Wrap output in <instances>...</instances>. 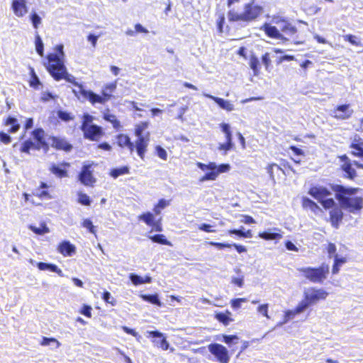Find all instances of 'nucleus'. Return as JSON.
<instances>
[{
    "instance_id": "f257e3e1",
    "label": "nucleus",
    "mask_w": 363,
    "mask_h": 363,
    "mask_svg": "<svg viewBox=\"0 0 363 363\" xmlns=\"http://www.w3.org/2000/svg\"><path fill=\"white\" fill-rule=\"evenodd\" d=\"M272 23L279 26L280 30L269 23H264L260 27V30H262L268 38L279 40L282 43H286L289 41H291L295 45L303 43L304 40L298 33L297 28L286 18L274 16L272 18Z\"/></svg>"
},
{
    "instance_id": "f03ea898",
    "label": "nucleus",
    "mask_w": 363,
    "mask_h": 363,
    "mask_svg": "<svg viewBox=\"0 0 363 363\" xmlns=\"http://www.w3.org/2000/svg\"><path fill=\"white\" fill-rule=\"evenodd\" d=\"M63 45H57L54 50L55 53H48L46 56L47 62L44 64L47 71L55 81L66 80L79 88V92L82 96V91L85 90L82 84L76 81V78L68 74L65 65V52Z\"/></svg>"
},
{
    "instance_id": "7ed1b4c3",
    "label": "nucleus",
    "mask_w": 363,
    "mask_h": 363,
    "mask_svg": "<svg viewBox=\"0 0 363 363\" xmlns=\"http://www.w3.org/2000/svg\"><path fill=\"white\" fill-rule=\"evenodd\" d=\"M149 125L148 121H141L135 125L134 134L137 138L135 143L131 141L130 138L127 134L120 133L117 135V145L121 148H128L131 153L135 150L139 157L143 160L150 141V133L149 131L145 133Z\"/></svg>"
},
{
    "instance_id": "20e7f679",
    "label": "nucleus",
    "mask_w": 363,
    "mask_h": 363,
    "mask_svg": "<svg viewBox=\"0 0 363 363\" xmlns=\"http://www.w3.org/2000/svg\"><path fill=\"white\" fill-rule=\"evenodd\" d=\"M308 194L317 200L325 210L330 209L329 220L331 225L336 229L338 228L343 219L344 213L335 200L330 198V191L325 186L317 185L311 186Z\"/></svg>"
},
{
    "instance_id": "39448f33",
    "label": "nucleus",
    "mask_w": 363,
    "mask_h": 363,
    "mask_svg": "<svg viewBox=\"0 0 363 363\" xmlns=\"http://www.w3.org/2000/svg\"><path fill=\"white\" fill-rule=\"evenodd\" d=\"M335 193V199L339 201L340 208H344L352 214H359L363 210V196L357 194L358 187H346L341 184L332 186Z\"/></svg>"
},
{
    "instance_id": "423d86ee",
    "label": "nucleus",
    "mask_w": 363,
    "mask_h": 363,
    "mask_svg": "<svg viewBox=\"0 0 363 363\" xmlns=\"http://www.w3.org/2000/svg\"><path fill=\"white\" fill-rule=\"evenodd\" d=\"M240 0H227L228 18L230 22L249 23L257 21L264 13V7L258 4L255 0H250L243 6L242 12L236 10L235 4Z\"/></svg>"
},
{
    "instance_id": "0eeeda50",
    "label": "nucleus",
    "mask_w": 363,
    "mask_h": 363,
    "mask_svg": "<svg viewBox=\"0 0 363 363\" xmlns=\"http://www.w3.org/2000/svg\"><path fill=\"white\" fill-rule=\"evenodd\" d=\"M169 204L170 201L161 199L153 207L154 213L151 212L143 213L138 216V219L143 220L147 225L151 227V231L162 232L163 230L162 225V217H160L158 219H155V216L160 215L162 210L165 208Z\"/></svg>"
},
{
    "instance_id": "6e6552de",
    "label": "nucleus",
    "mask_w": 363,
    "mask_h": 363,
    "mask_svg": "<svg viewBox=\"0 0 363 363\" xmlns=\"http://www.w3.org/2000/svg\"><path fill=\"white\" fill-rule=\"evenodd\" d=\"M117 87V82L114 81L104 85L101 94L99 95L92 91L83 90L82 96L87 99L92 105L100 104L104 105L113 99V93Z\"/></svg>"
},
{
    "instance_id": "1a4fd4ad",
    "label": "nucleus",
    "mask_w": 363,
    "mask_h": 363,
    "mask_svg": "<svg viewBox=\"0 0 363 363\" xmlns=\"http://www.w3.org/2000/svg\"><path fill=\"white\" fill-rule=\"evenodd\" d=\"M298 271L308 281L312 283L322 284L329 274V266L323 264L318 267H301Z\"/></svg>"
},
{
    "instance_id": "9d476101",
    "label": "nucleus",
    "mask_w": 363,
    "mask_h": 363,
    "mask_svg": "<svg viewBox=\"0 0 363 363\" xmlns=\"http://www.w3.org/2000/svg\"><path fill=\"white\" fill-rule=\"evenodd\" d=\"M92 116L84 113L82 116V121L80 125V130L83 132V136L85 139L90 141H98L104 134L101 126L96 124H91L93 122Z\"/></svg>"
},
{
    "instance_id": "9b49d317",
    "label": "nucleus",
    "mask_w": 363,
    "mask_h": 363,
    "mask_svg": "<svg viewBox=\"0 0 363 363\" xmlns=\"http://www.w3.org/2000/svg\"><path fill=\"white\" fill-rule=\"evenodd\" d=\"M328 296V293L322 288L309 287L303 291V299L299 304L301 306V308L305 311L308 307L325 300Z\"/></svg>"
},
{
    "instance_id": "f8f14e48",
    "label": "nucleus",
    "mask_w": 363,
    "mask_h": 363,
    "mask_svg": "<svg viewBox=\"0 0 363 363\" xmlns=\"http://www.w3.org/2000/svg\"><path fill=\"white\" fill-rule=\"evenodd\" d=\"M196 166L201 170H210L199 179L200 182L206 181H214L217 179L220 173L228 172L230 167L228 164H220L217 165L213 162H210L208 164H204L200 162L196 163Z\"/></svg>"
},
{
    "instance_id": "ddd939ff",
    "label": "nucleus",
    "mask_w": 363,
    "mask_h": 363,
    "mask_svg": "<svg viewBox=\"0 0 363 363\" xmlns=\"http://www.w3.org/2000/svg\"><path fill=\"white\" fill-rule=\"evenodd\" d=\"M359 131L363 133V117L359 121ZM349 148L350 154L360 160V162H354V164L357 168L363 169V140L360 138H354L350 144Z\"/></svg>"
},
{
    "instance_id": "4468645a",
    "label": "nucleus",
    "mask_w": 363,
    "mask_h": 363,
    "mask_svg": "<svg viewBox=\"0 0 363 363\" xmlns=\"http://www.w3.org/2000/svg\"><path fill=\"white\" fill-rule=\"evenodd\" d=\"M50 147H51L57 151H62L68 153L74 149L73 145L65 138L58 135H50Z\"/></svg>"
},
{
    "instance_id": "2eb2a0df",
    "label": "nucleus",
    "mask_w": 363,
    "mask_h": 363,
    "mask_svg": "<svg viewBox=\"0 0 363 363\" xmlns=\"http://www.w3.org/2000/svg\"><path fill=\"white\" fill-rule=\"evenodd\" d=\"M208 351L219 363H228L230 355L227 348L218 343H211L208 346Z\"/></svg>"
},
{
    "instance_id": "dca6fc26",
    "label": "nucleus",
    "mask_w": 363,
    "mask_h": 363,
    "mask_svg": "<svg viewBox=\"0 0 363 363\" xmlns=\"http://www.w3.org/2000/svg\"><path fill=\"white\" fill-rule=\"evenodd\" d=\"M220 128L223 133L225 134V142L219 144L218 149L222 151L224 155L234 148V144L233 143V135L230 129V126L228 123H222L220 124Z\"/></svg>"
},
{
    "instance_id": "f3484780",
    "label": "nucleus",
    "mask_w": 363,
    "mask_h": 363,
    "mask_svg": "<svg viewBox=\"0 0 363 363\" xmlns=\"http://www.w3.org/2000/svg\"><path fill=\"white\" fill-rule=\"evenodd\" d=\"M31 135L36 142L35 143V150L42 149L45 152H48L50 150V144L45 140V130L41 128H38L32 131Z\"/></svg>"
},
{
    "instance_id": "a211bd4d",
    "label": "nucleus",
    "mask_w": 363,
    "mask_h": 363,
    "mask_svg": "<svg viewBox=\"0 0 363 363\" xmlns=\"http://www.w3.org/2000/svg\"><path fill=\"white\" fill-rule=\"evenodd\" d=\"M80 182L86 186H93L96 183V178L93 175L91 164H84L78 175Z\"/></svg>"
},
{
    "instance_id": "6ab92c4d",
    "label": "nucleus",
    "mask_w": 363,
    "mask_h": 363,
    "mask_svg": "<svg viewBox=\"0 0 363 363\" xmlns=\"http://www.w3.org/2000/svg\"><path fill=\"white\" fill-rule=\"evenodd\" d=\"M340 160L343 162L340 167V169L345 173L344 177L348 179L354 180L357 177V172L356 170L352 167L350 160L346 155L340 156Z\"/></svg>"
},
{
    "instance_id": "aec40b11",
    "label": "nucleus",
    "mask_w": 363,
    "mask_h": 363,
    "mask_svg": "<svg viewBox=\"0 0 363 363\" xmlns=\"http://www.w3.org/2000/svg\"><path fill=\"white\" fill-rule=\"evenodd\" d=\"M70 167V164L67 162H62L59 164H53L50 167V172L55 175L57 178L62 179L69 176L67 169Z\"/></svg>"
},
{
    "instance_id": "412c9836",
    "label": "nucleus",
    "mask_w": 363,
    "mask_h": 363,
    "mask_svg": "<svg viewBox=\"0 0 363 363\" xmlns=\"http://www.w3.org/2000/svg\"><path fill=\"white\" fill-rule=\"evenodd\" d=\"M333 117L338 120H346L353 113L350 104H342L336 106L333 110Z\"/></svg>"
},
{
    "instance_id": "4be33fe9",
    "label": "nucleus",
    "mask_w": 363,
    "mask_h": 363,
    "mask_svg": "<svg viewBox=\"0 0 363 363\" xmlns=\"http://www.w3.org/2000/svg\"><path fill=\"white\" fill-rule=\"evenodd\" d=\"M207 244L211 246H213L218 250H223L225 248H231L233 247L236 250V251L238 253H244L247 251V249L245 246L240 245V244H237V243L230 244V243H226V242H218L210 241V242H208Z\"/></svg>"
},
{
    "instance_id": "5701e85b",
    "label": "nucleus",
    "mask_w": 363,
    "mask_h": 363,
    "mask_svg": "<svg viewBox=\"0 0 363 363\" xmlns=\"http://www.w3.org/2000/svg\"><path fill=\"white\" fill-rule=\"evenodd\" d=\"M57 251L64 257H69L76 252V247L68 240H64L57 245Z\"/></svg>"
},
{
    "instance_id": "b1692460",
    "label": "nucleus",
    "mask_w": 363,
    "mask_h": 363,
    "mask_svg": "<svg viewBox=\"0 0 363 363\" xmlns=\"http://www.w3.org/2000/svg\"><path fill=\"white\" fill-rule=\"evenodd\" d=\"M11 8L14 14L18 17H23L28 12L25 0H13Z\"/></svg>"
},
{
    "instance_id": "393cba45",
    "label": "nucleus",
    "mask_w": 363,
    "mask_h": 363,
    "mask_svg": "<svg viewBox=\"0 0 363 363\" xmlns=\"http://www.w3.org/2000/svg\"><path fill=\"white\" fill-rule=\"evenodd\" d=\"M301 202L303 209L310 210L315 214H318L322 212V209L318 204L308 197H302Z\"/></svg>"
},
{
    "instance_id": "a878e982",
    "label": "nucleus",
    "mask_w": 363,
    "mask_h": 363,
    "mask_svg": "<svg viewBox=\"0 0 363 363\" xmlns=\"http://www.w3.org/2000/svg\"><path fill=\"white\" fill-rule=\"evenodd\" d=\"M148 337H160V340L159 341L153 340L152 342L158 347L162 349L163 350H167L169 347V343L167 341L166 337L164 336V335L157 331H149L148 332Z\"/></svg>"
},
{
    "instance_id": "bb28decb",
    "label": "nucleus",
    "mask_w": 363,
    "mask_h": 363,
    "mask_svg": "<svg viewBox=\"0 0 363 363\" xmlns=\"http://www.w3.org/2000/svg\"><path fill=\"white\" fill-rule=\"evenodd\" d=\"M231 312L226 310L225 312H218L214 315V318L223 325L227 326L230 322L233 321V318H231Z\"/></svg>"
},
{
    "instance_id": "cd10ccee",
    "label": "nucleus",
    "mask_w": 363,
    "mask_h": 363,
    "mask_svg": "<svg viewBox=\"0 0 363 363\" xmlns=\"http://www.w3.org/2000/svg\"><path fill=\"white\" fill-rule=\"evenodd\" d=\"M50 187L49 185H48L45 182H40L39 185V189H43L42 191L37 192L36 194H33V196H35L40 200H49L52 199V196L51 195L50 192L48 190V189Z\"/></svg>"
},
{
    "instance_id": "c85d7f7f",
    "label": "nucleus",
    "mask_w": 363,
    "mask_h": 363,
    "mask_svg": "<svg viewBox=\"0 0 363 363\" xmlns=\"http://www.w3.org/2000/svg\"><path fill=\"white\" fill-rule=\"evenodd\" d=\"M208 96L215 103H216L221 108L227 111H231L234 110V105L230 101L210 95Z\"/></svg>"
},
{
    "instance_id": "c756f323",
    "label": "nucleus",
    "mask_w": 363,
    "mask_h": 363,
    "mask_svg": "<svg viewBox=\"0 0 363 363\" xmlns=\"http://www.w3.org/2000/svg\"><path fill=\"white\" fill-rule=\"evenodd\" d=\"M37 267L41 271L49 270L62 276V271L55 264L40 262L37 263Z\"/></svg>"
},
{
    "instance_id": "7c9ffc66",
    "label": "nucleus",
    "mask_w": 363,
    "mask_h": 363,
    "mask_svg": "<svg viewBox=\"0 0 363 363\" xmlns=\"http://www.w3.org/2000/svg\"><path fill=\"white\" fill-rule=\"evenodd\" d=\"M3 125L5 126L11 125V128L9 129V133H15L20 129V124L18 123V120L12 116L6 118L4 121Z\"/></svg>"
},
{
    "instance_id": "2f4dec72",
    "label": "nucleus",
    "mask_w": 363,
    "mask_h": 363,
    "mask_svg": "<svg viewBox=\"0 0 363 363\" xmlns=\"http://www.w3.org/2000/svg\"><path fill=\"white\" fill-rule=\"evenodd\" d=\"M227 234L229 235H235L238 238H252L253 236L252 232L251 230H247L246 231L242 230V229H230L227 231Z\"/></svg>"
},
{
    "instance_id": "473e14b6",
    "label": "nucleus",
    "mask_w": 363,
    "mask_h": 363,
    "mask_svg": "<svg viewBox=\"0 0 363 363\" xmlns=\"http://www.w3.org/2000/svg\"><path fill=\"white\" fill-rule=\"evenodd\" d=\"M130 279L135 286L152 282V278L148 275L143 277L138 274H131L130 275Z\"/></svg>"
},
{
    "instance_id": "72a5a7b5",
    "label": "nucleus",
    "mask_w": 363,
    "mask_h": 363,
    "mask_svg": "<svg viewBox=\"0 0 363 363\" xmlns=\"http://www.w3.org/2000/svg\"><path fill=\"white\" fill-rule=\"evenodd\" d=\"M103 118L106 121L111 123L116 130H118L121 128V122L114 114L105 113L103 115Z\"/></svg>"
},
{
    "instance_id": "f704fd0d",
    "label": "nucleus",
    "mask_w": 363,
    "mask_h": 363,
    "mask_svg": "<svg viewBox=\"0 0 363 363\" xmlns=\"http://www.w3.org/2000/svg\"><path fill=\"white\" fill-rule=\"evenodd\" d=\"M30 78L29 79V86L33 89H38L39 86L41 85V82L37 76L34 68L32 67H29Z\"/></svg>"
},
{
    "instance_id": "c9c22d12",
    "label": "nucleus",
    "mask_w": 363,
    "mask_h": 363,
    "mask_svg": "<svg viewBox=\"0 0 363 363\" xmlns=\"http://www.w3.org/2000/svg\"><path fill=\"white\" fill-rule=\"evenodd\" d=\"M347 262V258L345 257H339L337 255H335L334 262L332 267V273L337 274L340 272V267Z\"/></svg>"
},
{
    "instance_id": "e433bc0d",
    "label": "nucleus",
    "mask_w": 363,
    "mask_h": 363,
    "mask_svg": "<svg viewBox=\"0 0 363 363\" xmlns=\"http://www.w3.org/2000/svg\"><path fill=\"white\" fill-rule=\"evenodd\" d=\"M216 15L217 16L216 21L217 30L219 33H222L223 32V26L225 23V13L221 11H217Z\"/></svg>"
},
{
    "instance_id": "4c0bfd02",
    "label": "nucleus",
    "mask_w": 363,
    "mask_h": 363,
    "mask_svg": "<svg viewBox=\"0 0 363 363\" xmlns=\"http://www.w3.org/2000/svg\"><path fill=\"white\" fill-rule=\"evenodd\" d=\"M28 228L35 234L42 235L50 232L49 228L47 226L45 222L40 223V227H36L33 225H30Z\"/></svg>"
},
{
    "instance_id": "58836bf2",
    "label": "nucleus",
    "mask_w": 363,
    "mask_h": 363,
    "mask_svg": "<svg viewBox=\"0 0 363 363\" xmlns=\"http://www.w3.org/2000/svg\"><path fill=\"white\" fill-rule=\"evenodd\" d=\"M130 173V169L128 166H122L118 168L112 169L110 171V176L116 179L119 176L128 174Z\"/></svg>"
},
{
    "instance_id": "ea45409f",
    "label": "nucleus",
    "mask_w": 363,
    "mask_h": 363,
    "mask_svg": "<svg viewBox=\"0 0 363 363\" xmlns=\"http://www.w3.org/2000/svg\"><path fill=\"white\" fill-rule=\"evenodd\" d=\"M35 45L37 53L40 56L43 57L44 55V45L43 40L38 34V32L36 31L35 33Z\"/></svg>"
},
{
    "instance_id": "a19ab883",
    "label": "nucleus",
    "mask_w": 363,
    "mask_h": 363,
    "mask_svg": "<svg viewBox=\"0 0 363 363\" xmlns=\"http://www.w3.org/2000/svg\"><path fill=\"white\" fill-rule=\"evenodd\" d=\"M143 300L150 303L152 304L156 305L159 307L162 306V302L160 301L158 295L155 294H143L141 296Z\"/></svg>"
},
{
    "instance_id": "79ce46f5",
    "label": "nucleus",
    "mask_w": 363,
    "mask_h": 363,
    "mask_svg": "<svg viewBox=\"0 0 363 363\" xmlns=\"http://www.w3.org/2000/svg\"><path fill=\"white\" fill-rule=\"evenodd\" d=\"M301 306L298 303V305L293 310H288L285 312V321L291 320L294 318L297 314H299L304 311L303 308H301Z\"/></svg>"
},
{
    "instance_id": "37998d69",
    "label": "nucleus",
    "mask_w": 363,
    "mask_h": 363,
    "mask_svg": "<svg viewBox=\"0 0 363 363\" xmlns=\"http://www.w3.org/2000/svg\"><path fill=\"white\" fill-rule=\"evenodd\" d=\"M258 236L265 240H279L282 238V235L279 233H268L266 231L260 232Z\"/></svg>"
},
{
    "instance_id": "c03bdc74",
    "label": "nucleus",
    "mask_w": 363,
    "mask_h": 363,
    "mask_svg": "<svg viewBox=\"0 0 363 363\" xmlns=\"http://www.w3.org/2000/svg\"><path fill=\"white\" fill-rule=\"evenodd\" d=\"M149 238L154 242L172 246L171 242L167 240L165 236L163 234H156L152 236H150Z\"/></svg>"
},
{
    "instance_id": "a18cd8bd",
    "label": "nucleus",
    "mask_w": 363,
    "mask_h": 363,
    "mask_svg": "<svg viewBox=\"0 0 363 363\" xmlns=\"http://www.w3.org/2000/svg\"><path fill=\"white\" fill-rule=\"evenodd\" d=\"M343 39L345 41L350 43L351 45H354L356 47H362L363 45L362 43L361 39L354 35H352V34L345 35L343 36Z\"/></svg>"
},
{
    "instance_id": "49530a36",
    "label": "nucleus",
    "mask_w": 363,
    "mask_h": 363,
    "mask_svg": "<svg viewBox=\"0 0 363 363\" xmlns=\"http://www.w3.org/2000/svg\"><path fill=\"white\" fill-rule=\"evenodd\" d=\"M31 149L35 150V143L28 139L25 140L22 143L20 147V152L23 153L30 154V151Z\"/></svg>"
},
{
    "instance_id": "de8ad7c7",
    "label": "nucleus",
    "mask_w": 363,
    "mask_h": 363,
    "mask_svg": "<svg viewBox=\"0 0 363 363\" xmlns=\"http://www.w3.org/2000/svg\"><path fill=\"white\" fill-rule=\"evenodd\" d=\"M250 68L253 70L255 74H257L259 71V61L258 58L252 55L250 59Z\"/></svg>"
},
{
    "instance_id": "09e8293b",
    "label": "nucleus",
    "mask_w": 363,
    "mask_h": 363,
    "mask_svg": "<svg viewBox=\"0 0 363 363\" xmlns=\"http://www.w3.org/2000/svg\"><path fill=\"white\" fill-rule=\"evenodd\" d=\"M50 343H55V348H58L61 345L60 342L55 337H43L40 342V345L42 346H47L49 345Z\"/></svg>"
},
{
    "instance_id": "8fccbe9b",
    "label": "nucleus",
    "mask_w": 363,
    "mask_h": 363,
    "mask_svg": "<svg viewBox=\"0 0 363 363\" xmlns=\"http://www.w3.org/2000/svg\"><path fill=\"white\" fill-rule=\"evenodd\" d=\"M77 201L83 206H89L91 204V199L89 196L82 192L78 193Z\"/></svg>"
},
{
    "instance_id": "3c124183",
    "label": "nucleus",
    "mask_w": 363,
    "mask_h": 363,
    "mask_svg": "<svg viewBox=\"0 0 363 363\" xmlns=\"http://www.w3.org/2000/svg\"><path fill=\"white\" fill-rule=\"evenodd\" d=\"M82 225L86 228L89 233L96 235V227L93 225L92 221L89 218L84 219L82 223Z\"/></svg>"
},
{
    "instance_id": "603ef678",
    "label": "nucleus",
    "mask_w": 363,
    "mask_h": 363,
    "mask_svg": "<svg viewBox=\"0 0 363 363\" xmlns=\"http://www.w3.org/2000/svg\"><path fill=\"white\" fill-rule=\"evenodd\" d=\"M30 19L31 21L33 28L35 30H37L42 23L41 18L36 13L34 12L30 14Z\"/></svg>"
},
{
    "instance_id": "864d4df0",
    "label": "nucleus",
    "mask_w": 363,
    "mask_h": 363,
    "mask_svg": "<svg viewBox=\"0 0 363 363\" xmlns=\"http://www.w3.org/2000/svg\"><path fill=\"white\" fill-rule=\"evenodd\" d=\"M101 298L106 303H110L112 306H114L116 304V301L111 297L110 292L108 291H105L102 294Z\"/></svg>"
},
{
    "instance_id": "5fc2aeb1",
    "label": "nucleus",
    "mask_w": 363,
    "mask_h": 363,
    "mask_svg": "<svg viewBox=\"0 0 363 363\" xmlns=\"http://www.w3.org/2000/svg\"><path fill=\"white\" fill-rule=\"evenodd\" d=\"M57 116L62 121H65V122L70 121L74 119V117L69 113L64 111H58Z\"/></svg>"
},
{
    "instance_id": "6e6d98bb",
    "label": "nucleus",
    "mask_w": 363,
    "mask_h": 363,
    "mask_svg": "<svg viewBox=\"0 0 363 363\" xmlns=\"http://www.w3.org/2000/svg\"><path fill=\"white\" fill-rule=\"evenodd\" d=\"M155 152L157 155L163 160H167V153L166 150L161 146L157 145L155 147Z\"/></svg>"
},
{
    "instance_id": "4d7b16f0",
    "label": "nucleus",
    "mask_w": 363,
    "mask_h": 363,
    "mask_svg": "<svg viewBox=\"0 0 363 363\" xmlns=\"http://www.w3.org/2000/svg\"><path fill=\"white\" fill-rule=\"evenodd\" d=\"M247 300L246 298H238L232 299L230 301V305L232 308L234 309L240 308L242 303L246 302Z\"/></svg>"
},
{
    "instance_id": "13d9d810",
    "label": "nucleus",
    "mask_w": 363,
    "mask_h": 363,
    "mask_svg": "<svg viewBox=\"0 0 363 363\" xmlns=\"http://www.w3.org/2000/svg\"><path fill=\"white\" fill-rule=\"evenodd\" d=\"M262 62L263 65H264V67L267 70H269L271 67V59H270V55L269 52H265L262 56Z\"/></svg>"
},
{
    "instance_id": "bf43d9fd",
    "label": "nucleus",
    "mask_w": 363,
    "mask_h": 363,
    "mask_svg": "<svg viewBox=\"0 0 363 363\" xmlns=\"http://www.w3.org/2000/svg\"><path fill=\"white\" fill-rule=\"evenodd\" d=\"M91 311L92 308L90 306L84 304L82 307V308L79 311V313L86 317L90 318H91Z\"/></svg>"
},
{
    "instance_id": "052dcab7",
    "label": "nucleus",
    "mask_w": 363,
    "mask_h": 363,
    "mask_svg": "<svg viewBox=\"0 0 363 363\" xmlns=\"http://www.w3.org/2000/svg\"><path fill=\"white\" fill-rule=\"evenodd\" d=\"M238 337L235 335H223L222 340L227 345H230L234 340H238Z\"/></svg>"
},
{
    "instance_id": "680f3d73",
    "label": "nucleus",
    "mask_w": 363,
    "mask_h": 363,
    "mask_svg": "<svg viewBox=\"0 0 363 363\" xmlns=\"http://www.w3.org/2000/svg\"><path fill=\"white\" fill-rule=\"evenodd\" d=\"M199 229L205 233H215L216 230L213 229V226L208 223H201L199 225Z\"/></svg>"
},
{
    "instance_id": "e2e57ef3",
    "label": "nucleus",
    "mask_w": 363,
    "mask_h": 363,
    "mask_svg": "<svg viewBox=\"0 0 363 363\" xmlns=\"http://www.w3.org/2000/svg\"><path fill=\"white\" fill-rule=\"evenodd\" d=\"M268 303L262 304L257 308V311L262 313L264 317L269 318V317L268 315Z\"/></svg>"
},
{
    "instance_id": "0e129e2a",
    "label": "nucleus",
    "mask_w": 363,
    "mask_h": 363,
    "mask_svg": "<svg viewBox=\"0 0 363 363\" xmlns=\"http://www.w3.org/2000/svg\"><path fill=\"white\" fill-rule=\"evenodd\" d=\"M0 142L5 145H8L11 142V138L7 133L0 131Z\"/></svg>"
},
{
    "instance_id": "69168bd1",
    "label": "nucleus",
    "mask_w": 363,
    "mask_h": 363,
    "mask_svg": "<svg viewBox=\"0 0 363 363\" xmlns=\"http://www.w3.org/2000/svg\"><path fill=\"white\" fill-rule=\"evenodd\" d=\"M289 150H291L294 155L296 156H304L305 153L303 150H302L301 148L295 146V145H291L289 147Z\"/></svg>"
},
{
    "instance_id": "338daca9",
    "label": "nucleus",
    "mask_w": 363,
    "mask_h": 363,
    "mask_svg": "<svg viewBox=\"0 0 363 363\" xmlns=\"http://www.w3.org/2000/svg\"><path fill=\"white\" fill-rule=\"evenodd\" d=\"M242 222L245 224H254L256 223L255 220L249 215H242Z\"/></svg>"
},
{
    "instance_id": "774afa93",
    "label": "nucleus",
    "mask_w": 363,
    "mask_h": 363,
    "mask_svg": "<svg viewBox=\"0 0 363 363\" xmlns=\"http://www.w3.org/2000/svg\"><path fill=\"white\" fill-rule=\"evenodd\" d=\"M336 251H337V248H336L335 245L333 242H329L327 246V252H328V255L330 256L332 255H335Z\"/></svg>"
}]
</instances>
